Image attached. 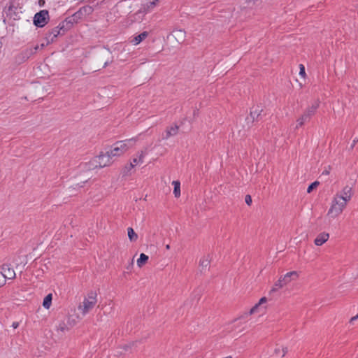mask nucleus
Here are the masks:
<instances>
[{
  "mask_svg": "<svg viewBox=\"0 0 358 358\" xmlns=\"http://www.w3.org/2000/svg\"><path fill=\"white\" fill-rule=\"evenodd\" d=\"M352 194V188L349 185H346L343 188V189L341 192H337L335 194V196H338V197L343 199L345 201L348 203L349 201L351 200Z\"/></svg>",
  "mask_w": 358,
  "mask_h": 358,
  "instance_id": "nucleus-9",
  "label": "nucleus"
},
{
  "mask_svg": "<svg viewBox=\"0 0 358 358\" xmlns=\"http://www.w3.org/2000/svg\"><path fill=\"white\" fill-rule=\"evenodd\" d=\"M210 255H208L206 257H203L201 260H200V266L202 268V270L203 269H206L209 265H210Z\"/></svg>",
  "mask_w": 358,
  "mask_h": 358,
  "instance_id": "nucleus-19",
  "label": "nucleus"
},
{
  "mask_svg": "<svg viewBox=\"0 0 358 358\" xmlns=\"http://www.w3.org/2000/svg\"><path fill=\"white\" fill-rule=\"evenodd\" d=\"M0 274L5 279H14L15 278V272L10 264H3L0 268Z\"/></svg>",
  "mask_w": 358,
  "mask_h": 358,
  "instance_id": "nucleus-8",
  "label": "nucleus"
},
{
  "mask_svg": "<svg viewBox=\"0 0 358 358\" xmlns=\"http://www.w3.org/2000/svg\"><path fill=\"white\" fill-rule=\"evenodd\" d=\"M49 13L47 10H42L36 13L34 17V24L38 27H43L48 21Z\"/></svg>",
  "mask_w": 358,
  "mask_h": 358,
  "instance_id": "nucleus-7",
  "label": "nucleus"
},
{
  "mask_svg": "<svg viewBox=\"0 0 358 358\" xmlns=\"http://www.w3.org/2000/svg\"><path fill=\"white\" fill-rule=\"evenodd\" d=\"M52 294H48L43 299V306L45 308H50L52 303Z\"/></svg>",
  "mask_w": 358,
  "mask_h": 358,
  "instance_id": "nucleus-24",
  "label": "nucleus"
},
{
  "mask_svg": "<svg viewBox=\"0 0 358 358\" xmlns=\"http://www.w3.org/2000/svg\"><path fill=\"white\" fill-rule=\"evenodd\" d=\"M299 276V273L294 271L288 272L285 275H282V278L284 279V282H285L287 285L292 280H297Z\"/></svg>",
  "mask_w": 358,
  "mask_h": 358,
  "instance_id": "nucleus-14",
  "label": "nucleus"
},
{
  "mask_svg": "<svg viewBox=\"0 0 358 358\" xmlns=\"http://www.w3.org/2000/svg\"><path fill=\"white\" fill-rule=\"evenodd\" d=\"M329 235L327 233L320 234L315 239V244L317 246H320L324 244L329 238Z\"/></svg>",
  "mask_w": 358,
  "mask_h": 358,
  "instance_id": "nucleus-15",
  "label": "nucleus"
},
{
  "mask_svg": "<svg viewBox=\"0 0 358 358\" xmlns=\"http://www.w3.org/2000/svg\"><path fill=\"white\" fill-rule=\"evenodd\" d=\"M13 327L14 328H17V327H18V323H17V322H14V323L13 324Z\"/></svg>",
  "mask_w": 358,
  "mask_h": 358,
  "instance_id": "nucleus-37",
  "label": "nucleus"
},
{
  "mask_svg": "<svg viewBox=\"0 0 358 358\" xmlns=\"http://www.w3.org/2000/svg\"><path fill=\"white\" fill-rule=\"evenodd\" d=\"M320 103V101L318 99L315 100L310 106L306 108L303 113L296 120V129L302 127L305 123L310 121L311 117L316 113Z\"/></svg>",
  "mask_w": 358,
  "mask_h": 358,
  "instance_id": "nucleus-1",
  "label": "nucleus"
},
{
  "mask_svg": "<svg viewBox=\"0 0 358 358\" xmlns=\"http://www.w3.org/2000/svg\"><path fill=\"white\" fill-rule=\"evenodd\" d=\"M111 157L108 151L106 153H101L90 161V168H103L111 164Z\"/></svg>",
  "mask_w": 358,
  "mask_h": 358,
  "instance_id": "nucleus-5",
  "label": "nucleus"
},
{
  "mask_svg": "<svg viewBox=\"0 0 358 358\" xmlns=\"http://www.w3.org/2000/svg\"><path fill=\"white\" fill-rule=\"evenodd\" d=\"M96 301V292H91L88 294L87 297L85 298L82 304L78 306V310L83 315H85L94 307Z\"/></svg>",
  "mask_w": 358,
  "mask_h": 358,
  "instance_id": "nucleus-4",
  "label": "nucleus"
},
{
  "mask_svg": "<svg viewBox=\"0 0 358 358\" xmlns=\"http://www.w3.org/2000/svg\"><path fill=\"white\" fill-rule=\"evenodd\" d=\"M299 74L302 77H303L306 75L305 67L302 64H300V72H299Z\"/></svg>",
  "mask_w": 358,
  "mask_h": 358,
  "instance_id": "nucleus-30",
  "label": "nucleus"
},
{
  "mask_svg": "<svg viewBox=\"0 0 358 358\" xmlns=\"http://www.w3.org/2000/svg\"><path fill=\"white\" fill-rule=\"evenodd\" d=\"M172 184L174 186L173 194L176 197L180 196V183L178 180L173 181Z\"/></svg>",
  "mask_w": 358,
  "mask_h": 358,
  "instance_id": "nucleus-22",
  "label": "nucleus"
},
{
  "mask_svg": "<svg viewBox=\"0 0 358 358\" xmlns=\"http://www.w3.org/2000/svg\"><path fill=\"white\" fill-rule=\"evenodd\" d=\"M358 319V314L354 317H352L350 320V323H352L354 321L357 320Z\"/></svg>",
  "mask_w": 358,
  "mask_h": 358,
  "instance_id": "nucleus-34",
  "label": "nucleus"
},
{
  "mask_svg": "<svg viewBox=\"0 0 358 358\" xmlns=\"http://www.w3.org/2000/svg\"><path fill=\"white\" fill-rule=\"evenodd\" d=\"M319 184L320 182L317 181H315L313 183H311L307 189V192L310 193L315 188H316L319 185Z\"/></svg>",
  "mask_w": 358,
  "mask_h": 358,
  "instance_id": "nucleus-26",
  "label": "nucleus"
},
{
  "mask_svg": "<svg viewBox=\"0 0 358 358\" xmlns=\"http://www.w3.org/2000/svg\"><path fill=\"white\" fill-rule=\"evenodd\" d=\"M137 342H133L132 343H130L129 345H125L123 347V349L125 352L128 351L129 348H131V346H134L135 344H136Z\"/></svg>",
  "mask_w": 358,
  "mask_h": 358,
  "instance_id": "nucleus-29",
  "label": "nucleus"
},
{
  "mask_svg": "<svg viewBox=\"0 0 358 358\" xmlns=\"http://www.w3.org/2000/svg\"><path fill=\"white\" fill-rule=\"evenodd\" d=\"M267 301V299L266 297H262L260 299V300L259 301V303H257L255 306H253L250 310V314L252 315V314H254L255 313H256L257 311V309L263 304V303H265Z\"/></svg>",
  "mask_w": 358,
  "mask_h": 358,
  "instance_id": "nucleus-20",
  "label": "nucleus"
},
{
  "mask_svg": "<svg viewBox=\"0 0 358 358\" xmlns=\"http://www.w3.org/2000/svg\"><path fill=\"white\" fill-rule=\"evenodd\" d=\"M322 174L324 175H329V171L328 170H325L322 172Z\"/></svg>",
  "mask_w": 358,
  "mask_h": 358,
  "instance_id": "nucleus-36",
  "label": "nucleus"
},
{
  "mask_svg": "<svg viewBox=\"0 0 358 358\" xmlns=\"http://www.w3.org/2000/svg\"><path fill=\"white\" fill-rule=\"evenodd\" d=\"M148 31H143L138 36H134V38L131 40V42L134 45H138L141 42H142L143 40H145L148 37Z\"/></svg>",
  "mask_w": 358,
  "mask_h": 358,
  "instance_id": "nucleus-16",
  "label": "nucleus"
},
{
  "mask_svg": "<svg viewBox=\"0 0 358 358\" xmlns=\"http://www.w3.org/2000/svg\"><path fill=\"white\" fill-rule=\"evenodd\" d=\"M287 352V349L285 348H282V357H284L286 353Z\"/></svg>",
  "mask_w": 358,
  "mask_h": 358,
  "instance_id": "nucleus-35",
  "label": "nucleus"
},
{
  "mask_svg": "<svg viewBox=\"0 0 358 358\" xmlns=\"http://www.w3.org/2000/svg\"><path fill=\"white\" fill-rule=\"evenodd\" d=\"M166 249H167V250L170 249V245L169 244L166 245Z\"/></svg>",
  "mask_w": 358,
  "mask_h": 358,
  "instance_id": "nucleus-39",
  "label": "nucleus"
},
{
  "mask_svg": "<svg viewBox=\"0 0 358 358\" xmlns=\"http://www.w3.org/2000/svg\"><path fill=\"white\" fill-rule=\"evenodd\" d=\"M6 280L5 279V278L0 274V287L6 284Z\"/></svg>",
  "mask_w": 358,
  "mask_h": 358,
  "instance_id": "nucleus-31",
  "label": "nucleus"
},
{
  "mask_svg": "<svg viewBox=\"0 0 358 358\" xmlns=\"http://www.w3.org/2000/svg\"><path fill=\"white\" fill-rule=\"evenodd\" d=\"M44 46H45L44 44H41V48H43Z\"/></svg>",
  "mask_w": 358,
  "mask_h": 358,
  "instance_id": "nucleus-42",
  "label": "nucleus"
},
{
  "mask_svg": "<svg viewBox=\"0 0 358 358\" xmlns=\"http://www.w3.org/2000/svg\"><path fill=\"white\" fill-rule=\"evenodd\" d=\"M59 329L62 331H64L65 329H66V326L64 323L62 324H60L59 326Z\"/></svg>",
  "mask_w": 358,
  "mask_h": 358,
  "instance_id": "nucleus-33",
  "label": "nucleus"
},
{
  "mask_svg": "<svg viewBox=\"0 0 358 358\" xmlns=\"http://www.w3.org/2000/svg\"><path fill=\"white\" fill-rule=\"evenodd\" d=\"M175 32L177 36H184V35L185 34V32L182 29L176 30Z\"/></svg>",
  "mask_w": 358,
  "mask_h": 358,
  "instance_id": "nucleus-32",
  "label": "nucleus"
},
{
  "mask_svg": "<svg viewBox=\"0 0 358 358\" xmlns=\"http://www.w3.org/2000/svg\"><path fill=\"white\" fill-rule=\"evenodd\" d=\"M38 49L39 46L38 45L34 47L27 48L21 53V56L23 60H26L28 58H29L31 55H34Z\"/></svg>",
  "mask_w": 358,
  "mask_h": 358,
  "instance_id": "nucleus-12",
  "label": "nucleus"
},
{
  "mask_svg": "<svg viewBox=\"0 0 358 358\" xmlns=\"http://www.w3.org/2000/svg\"><path fill=\"white\" fill-rule=\"evenodd\" d=\"M13 262H14V264H15L16 268H17V267H18V266H19L20 263V264H22V263H23V262H22V261H21V257H17V258H15V259L13 260Z\"/></svg>",
  "mask_w": 358,
  "mask_h": 358,
  "instance_id": "nucleus-28",
  "label": "nucleus"
},
{
  "mask_svg": "<svg viewBox=\"0 0 358 358\" xmlns=\"http://www.w3.org/2000/svg\"><path fill=\"white\" fill-rule=\"evenodd\" d=\"M357 8H358V6H357Z\"/></svg>",
  "mask_w": 358,
  "mask_h": 358,
  "instance_id": "nucleus-43",
  "label": "nucleus"
},
{
  "mask_svg": "<svg viewBox=\"0 0 358 358\" xmlns=\"http://www.w3.org/2000/svg\"><path fill=\"white\" fill-rule=\"evenodd\" d=\"M262 111L263 109L259 106L252 108V110L250 111V117H248L247 120H250L251 119L252 122H254L255 120H258L259 119V117L261 116Z\"/></svg>",
  "mask_w": 358,
  "mask_h": 358,
  "instance_id": "nucleus-13",
  "label": "nucleus"
},
{
  "mask_svg": "<svg viewBox=\"0 0 358 358\" xmlns=\"http://www.w3.org/2000/svg\"><path fill=\"white\" fill-rule=\"evenodd\" d=\"M107 65H108V62H106V63L104 64L103 67H106Z\"/></svg>",
  "mask_w": 358,
  "mask_h": 358,
  "instance_id": "nucleus-41",
  "label": "nucleus"
},
{
  "mask_svg": "<svg viewBox=\"0 0 358 358\" xmlns=\"http://www.w3.org/2000/svg\"><path fill=\"white\" fill-rule=\"evenodd\" d=\"M147 153V149L138 152L136 155L134 156L130 162L133 163V164H135V166L143 164L144 162V158Z\"/></svg>",
  "mask_w": 358,
  "mask_h": 358,
  "instance_id": "nucleus-10",
  "label": "nucleus"
},
{
  "mask_svg": "<svg viewBox=\"0 0 358 358\" xmlns=\"http://www.w3.org/2000/svg\"><path fill=\"white\" fill-rule=\"evenodd\" d=\"M133 139L117 141L113 144L112 149L108 151L111 158L118 157L124 154L132 145Z\"/></svg>",
  "mask_w": 358,
  "mask_h": 358,
  "instance_id": "nucleus-3",
  "label": "nucleus"
},
{
  "mask_svg": "<svg viewBox=\"0 0 358 358\" xmlns=\"http://www.w3.org/2000/svg\"><path fill=\"white\" fill-rule=\"evenodd\" d=\"M197 113H198V110H195L194 111V115H196L197 114Z\"/></svg>",
  "mask_w": 358,
  "mask_h": 358,
  "instance_id": "nucleus-40",
  "label": "nucleus"
},
{
  "mask_svg": "<svg viewBox=\"0 0 358 358\" xmlns=\"http://www.w3.org/2000/svg\"><path fill=\"white\" fill-rule=\"evenodd\" d=\"M286 285V282H284V279L282 276H280V278L275 282L274 286L270 291V293L278 291L279 289L283 287Z\"/></svg>",
  "mask_w": 358,
  "mask_h": 358,
  "instance_id": "nucleus-18",
  "label": "nucleus"
},
{
  "mask_svg": "<svg viewBox=\"0 0 358 358\" xmlns=\"http://www.w3.org/2000/svg\"><path fill=\"white\" fill-rule=\"evenodd\" d=\"M134 167H135V164H133V163L130 162L129 164H126L122 170V176H128L131 175Z\"/></svg>",
  "mask_w": 358,
  "mask_h": 358,
  "instance_id": "nucleus-17",
  "label": "nucleus"
},
{
  "mask_svg": "<svg viewBox=\"0 0 358 358\" xmlns=\"http://www.w3.org/2000/svg\"><path fill=\"white\" fill-rule=\"evenodd\" d=\"M355 143H356V141L355 140V141H353L352 145H351V148H352L355 146Z\"/></svg>",
  "mask_w": 358,
  "mask_h": 358,
  "instance_id": "nucleus-38",
  "label": "nucleus"
},
{
  "mask_svg": "<svg viewBox=\"0 0 358 358\" xmlns=\"http://www.w3.org/2000/svg\"><path fill=\"white\" fill-rule=\"evenodd\" d=\"M178 131L179 127L177 124L168 127L165 131L164 134L162 136V138L166 140L171 136H174L178 134Z\"/></svg>",
  "mask_w": 358,
  "mask_h": 358,
  "instance_id": "nucleus-11",
  "label": "nucleus"
},
{
  "mask_svg": "<svg viewBox=\"0 0 358 358\" xmlns=\"http://www.w3.org/2000/svg\"><path fill=\"white\" fill-rule=\"evenodd\" d=\"M65 21L61 22L58 26L50 30L46 34L47 44L52 43L59 34H64L66 31Z\"/></svg>",
  "mask_w": 358,
  "mask_h": 358,
  "instance_id": "nucleus-6",
  "label": "nucleus"
},
{
  "mask_svg": "<svg viewBox=\"0 0 358 358\" xmlns=\"http://www.w3.org/2000/svg\"><path fill=\"white\" fill-rule=\"evenodd\" d=\"M128 237L131 241H135L138 238L137 234L135 233L131 227H129L128 229Z\"/></svg>",
  "mask_w": 358,
  "mask_h": 358,
  "instance_id": "nucleus-25",
  "label": "nucleus"
},
{
  "mask_svg": "<svg viewBox=\"0 0 358 358\" xmlns=\"http://www.w3.org/2000/svg\"><path fill=\"white\" fill-rule=\"evenodd\" d=\"M157 2V1L155 0H149L143 6V11L148 12L152 10L156 6Z\"/></svg>",
  "mask_w": 358,
  "mask_h": 358,
  "instance_id": "nucleus-21",
  "label": "nucleus"
},
{
  "mask_svg": "<svg viewBox=\"0 0 358 358\" xmlns=\"http://www.w3.org/2000/svg\"><path fill=\"white\" fill-rule=\"evenodd\" d=\"M348 203L338 196H334L331 206L327 212V216L335 219L339 216L346 208Z\"/></svg>",
  "mask_w": 358,
  "mask_h": 358,
  "instance_id": "nucleus-2",
  "label": "nucleus"
},
{
  "mask_svg": "<svg viewBox=\"0 0 358 358\" xmlns=\"http://www.w3.org/2000/svg\"><path fill=\"white\" fill-rule=\"evenodd\" d=\"M245 201L248 206H250L252 202L251 196L249 194L246 195L245 197Z\"/></svg>",
  "mask_w": 358,
  "mask_h": 358,
  "instance_id": "nucleus-27",
  "label": "nucleus"
},
{
  "mask_svg": "<svg viewBox=\"0 0 358 358\" xmlns=\"http://www.w3.org/2000/svg\"><path fill=\"white\" fill-rule=\"evenodd\" d=\"M148 260V256L144 253L140 255L139 258L137 260V265L139 267H142Z\"/></svg>",
  "mask_w": 358,
  "mask_h": 358,
  "instance_id": "nucleus-23",
  "label": "nucleus"
}]
</instances>
